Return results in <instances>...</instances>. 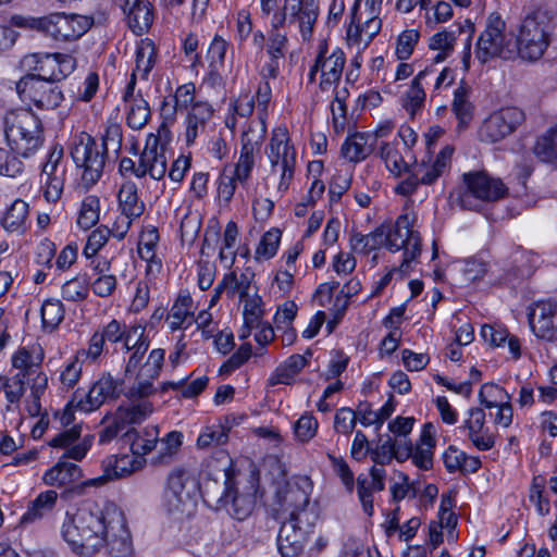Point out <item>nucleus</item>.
I'll return each mask as SVG.
<instances>
[{
  "label": "nucleus",
  "instance_id": "obj_1",
  "mask_svg": "<svg viewBox=\"0 0 557 557\" xmlns=\"http://www.w3.org/2000/svg\"><path fill=\"white\" fill-rule=\"evenodd\" d=\"M60 534L79 556H94L103 548L113 557H129L133 553L124 512L114 503L84 505L75 511H66Z\"/></svg>",
  "mask_w": 557,
  "mask_h": 557
},
{
  "label": "nucleus",
  "instance_id": "obj_2",
  "mask_svg": "<svg viewBox=\"0 0 557 557\" xmlns=\"http://www.w3.org/2000/svg\"><path fill=\"white\" fill-rule=\"evenodd\" d=\"M309 492L298 485H288L282 498V507L289 519L280 528L277 549L282 557H298L313 533L317 517L308 510Z\"/></svg>",
  "mask_w": 557,
  "mask_h": 557
},
{
  "label": "nucleus",
  "instance_id": "obj_3",
  "mask_svg": "<svg viewBox=\"0 0 557 557\" xmlns=\"http://www.w3.org/2000/svg\"><path fill=\"white\" fill-rule=\"evenodd\" d=\"M4 136L10 149L22 158H30L44 145L40 120L29 110L10 112L5 116Z\"/></svg>",
  "mask_w": 557,
  "mask_h": 557
},
{
  "label": "nucleus",
  "instance_id": "obj_4",
  "mask_svg": "<svg viewBox=\"0 0 557 557\" xmlns=\"http://www.w3.org/2000/svg\"><path fill=\"white\" fill-rule=\"evenodd\" d=\"M199 495V481L186 468H174L166 476L162 507L170 515L190 517L194 515Z\"/></svg>",
  "mask_w": 557,
  "mask_h": 557
},
{
  "label": "nucleus",
  "instance_id": "obj_5",
  "mask_svg": "<svg viewBox=\"0 0 557 557\" xmlns=\"http://www.w3.org/2000/svg\"><path fill=\"white\" fill-rule=\"evenodd\" d=\"M70 154L76 166L79 184L85 189L95 186L103 174L107 159L104 148L92 136L82 132L73 137Z\"/></svg>",
  "mask_w": 557,
  "mask_h": 557
},
{
  "label": "nucleus",
  "instance_id": "obj_6",
  "mask_svg": "<svg viewBox=\"0 0 557 557\" xmlns=\"http://www.w3.org/2000/svg\"><path fill=\"white\" fill-rule=\"evenodd\" d=\"M44 352L40 347H21L11 357L12 367L16 376L26 381L30 388L33 400L28 405V412L38 416L41 410L40 397L48 387V377L42 371Z\"/></svg>",
  "mask_w": 557,
  "mask_h": 557
},
{
  "label": "nucleus",
  "instance_id": "obj_7",
  "mask_svg": "<svg viewBox=\"0 0 557 557\" xmlns=\"http://www.w3.org/2000/svg\"><path fill=\"white\" fill-rule=\"evenodd\" d=\"M516 57L523 61L540 60L550 44V28L541 12H533L522 18L516 29Z\"/></svg>",
  "mask_w": 557,
  "mask_h": 557
},
{
  "label": "nucleus",
  "instance_id": "obj_8",
  "mask_svg": "<svg viewBox=\"0 0 557 557\" xmlns=\"http://www.w3.org/2000/svg\"><path fill=\"white\" fill-rule=\"evenodd\" d=\"M174 108L176 112L185 113L184 138L187 146L195 144L213 115V107L205 100H196V86L193 83L181 85L175 90Z\"/></svg>",
  "mask_w": 557,
  "mask_h": 557
},
{
  "label": "nucleus",
  "instance_id": "obj_9",
  "mask_svg": "<svg viewBox=\"0 0 557 557\" xmlns=\"http://www.w3.org/2000/svg\"><path fill=\"white\" fill-rule=\"evenodd\" d=\"M516 52L505 20L496 12L488 14L476 41L475 57L481 63H486L494 58L513 59Z\"/></svg>",
  "mask_w": 557,
  "mask_h": 557
},
{
  "label": "nucleus",
  "instance_id": "obj_10",
  "mask_svg": "<svg viewBox=\"0 0 557 557\" xmlns=\"http://www.w3.org/2000/svg\"><path fill=\"white\" fill-rule=\"evenodd\" d=\"M465 189L458 201L469 210H478L482 202L497 201L507 195V187L500 178L491 176L485 171H471L462 175Z\"/></svg>",
  "mask_w": 557,
  "mask_h": 557
},
{
  "label": "nucleus",
  "instance_id": "obj_11",
  "mask_svg": "<svg viewBox=\"0 0 557 557\" xmlns=\"http://www.w3.org/2000/svg\"><path fill=\"white\" fill-rule=\"evenodd\" d=\"M412 219L409 214H401L393 225H382L385 235V247L391 251L404 249V259L398 269L403 274H407L411 262L414 261L421 252V239L419 233L412 228Z\"/></svg>",
  "mask_w": 557,
  "mask_h": 557
},
{
  "label": "nucleus",
  "instance_id": "obj_12",
  "mask_svg": "<svg viewBox=\"0 0 557 557\" xmlns=\"http://www.w3.org/2000/svg\"><path fill=\"white\" fill-rule=\"evenodd\" d=\"M170 129L166 123H162L157 134L147 136L145 148L138 158L137 173L139 178L149 176L154 181L164 178L168 171V158L165 146L170 141Z\"/></svg>",
  "mask_w": 557,
  "mask_h": 557
},
{
  "label": "nucleus",
  "instance_id": "obj_13",
  "mask_svg": "<svg viewBox=\"0 0 557 557\" xmlns=\"http://www.w3.org/2000/svg\"><path fill=\"white\" fill-rule=\"evenodd\" d=\"M152 412L153 405L148 399L120 405L111 417L103 419L106 426L99 434L100 443L111 442L128 425L144 422Z\"/></svg>",
  "mask_w": 557,
  "mask_h": 557
},
{
  "label": "nucleus",
  "instance_id": "obj_14",
  "mask_svg": "<svg viewBox=\"0 0 557 557\" xmlns=\"http://www.w3.org/2000/svg\"><path fill=\"white\" fill-rule=\"evenodd\" d=\"M345 63L346 57L341 48L330 49L325 42H322L314 63L309 70V81L314 82L315 75L320 73V89L333 91L342 79Z\"/></svg>",
  "mask_w": 557,
  "mask_h": 557
},
{
  "label": "nucleus",
  "instance_id": "obj_15",
  "mask_svg": "<svg viewBox=\"0 0 557 557\" xmlns=\"http://www.w3.org/2000/svg\"><path fill=\"white\" fill-rule=\"evenodd\" d=\"M523 120V112L516 107L495 110L481 122L478 137L485 144L499 143L512 134Z\"/></svg>",
  "mask_w": 557,
  "mask_h": 557
},
{
  "label": "nucleus",
  "instance_id": "obj_16",
  "mask_svg": "<svg viewBox=\"0 0 557 557\" xmlns=\"http://www.w3.org/2000/svg\"><path fill=\"white\" fill-rule=\"evenodd\" d=\"M360 2L361 0H355L351 8V22L346 29L347 45L356 48L358 52L363 51L382 28V11L372 13L371 9H366L364 16L363 13L358 16Z\"/></svg>",
  "mask_w": 557,
  "mask_h": 557
},
{
  "label": "nucleus",
  "instance_id": "obj_17",
  "mask_svg": "<svg viewBox=\"0 0 557 557\" xmlns=\"http://www.w3.org/2000/svg\"><path fill=\"white\" fill-rule=\"evenodd\" d=\"M22 100L33 102L39 109H54L63 100L60 87L34 74L23 77L16 85Z\"/></svg>",
  "mask_w": 557,
  "mask_h": 557
},
{
  "label": "nucleus",
  "instance_id": "obj_18",
  "mask_svg": "<svg viewBox=\"0 0 557 557\" xmlns=\"http://www.w3.org/2000/svg\"><path fill=\"white\" fill-rule=\"evenodd\" d=\"M25 66L37 72V77L49 82L65 78L76 67V60L66 53H33L24 58Z\"/></svg>",
  "mask_w": 557,
  "mask_h": 557
},
{
  "label": "nucleus",
  "instance_id": "obj_19",
  "mask_svg": "<svg viewBox=\"0 0 557 557\" xmlns=\"http://www.w3.org/2000/svg\"><path fill=\"white\" fill-rule=\"evenodd\" d=\"M122 392V382L111 374H102L88 389L83 393L77 389L74 393V404L84 413L99 409L107 400L115 399Z\"/></svg>",
  "mask_w": 557,
  "mask_h": 557
},
{
  "label": "nucleus",
  "instance_id": "obj_20",
  "mask_svg": "<svg viewBox=\"0 0 557 557\" xmlns=\"http://www.w3.org/2000/svg\"><path fill=\"white\" fill-rule=\"evenodd\" d=\"M267 133V126L263 115L259 120L251 122L243 132L240 138V151L237 162L232 165L242 177H250L256 163V157L260 150L261 143Z\"/></svg>",
  "mask_w": 557,
  "mask_h": 557
},
{
  "label": "nucleus",
  "instance_id": "obj_21",
  "mask_svg": "<svg viewBox=\"0 0 557 557\" xmlns=\"http://www.w3.org/2000/svg\"><path fill=\"white\" fill-rule=\"evenodd\" d=\"M145 458L131 454L111 455L102 460V474L84 481L83 487H100L109 481L122 479L144 468Z\"/></svg>",
  "mask_w": 557,
  "mask_h": 557
},
{
  "label": "nucleus",
  "instance_id": "obj_22",
  "mask_svg": "<svg viewBox=\"0 0 557 557\" xmlns=\"http://www.w3.org/2000/svg\"><path fill=\"white\" fill-rule=\"evenodd\" d=\"M92 22L87 15L53 13L47 15L45 33L57 40H75L91 27Z\"/></svg>",
  "mask_w": 557,
  "mask_h": 557
},
{
  "label": "nucleus",
  "instance_id": "obj_23",
  "mask_svg": "<svg viewBox=\"0 0 557 557\" xmlns=\"http://www.w3.org/2000/svg\"><path fill=\"white\" fill-rule=\"evenodd\" d=\"M264 153L270 166L296 169L297 151L285 126L272 131Z\"/></svg>",
  "mask_w": 557,
  "mask_h": 557
},
{
  "label": "nucleus",
  "instance_id": "obj_24",
  "mask_svg": "<svg viewBox=\"0 0 557 557\" xmlns=\"http://www.w3.org/2000/svg\"><path fill=\"white\" fill-rule=\"evenodd\" d=\"M529 322L532 332L539 338L557 339V302L554 300L536 301L531 308Z\"/></svg>",
  "mask_w": 557,
  "mask_h": 557
},
{
  "label": "nucleus",
  "instance_id": "obj_25",
  "mask_svg": "<svg viewBox=\"0 0 557 557\" xmlns=\"http://www.w3.org/2000/svg\"><path fill=\"white\" fill-rule=\"evenodd\" d=\"M284 11L297 21L302 38H309L319 15V0H285Z\"/></svg>",
  "mask_w": 557,
  "mask_h": 557
},
{
  "label": "nucleus",
  "instance_id": "obj_26",
  "mask_svg": "<svg viewBox=\"0 0 557 557\" xmlns=\"http://www.w3.org/2000/svg\"><path fill=\"white\" fill-rule=\"evenodd\" d=\"M454 151L455 149L447 145L436 156L413 165L423 185L433 184L438 177L449 171Z\"/></svg>",
  "mask_w": 557,
  "mask_h": 557
},
{
  "label": "nucleus",
  "instance_id": "obj_27",
  "mask_svg": "<svg viewBox=\"0 0 557 557\" xmlns=\"http://www.w3.org/2000/svg\"><path fill=\"white\" fill-rule=\"evenodd\" d=\"M224 490L215 498V508L225 509L233 518L237 520L246 519L252 509V499L250 496L239 495L237 491L228 483V476L225 473Z\"/></svg>",
  "mask_w": 557,
  "mask_h": 557
},
{
  "label": "nucleus",
  "instance_id": "obj_28",
  "mask_svg": "<svg viewBox=\"0 0 557 557\" xmlns=\"http://www.w3.org/2000/svg\"><path fill=\"white\" fill-rule=\"evenodd\" d=\"M134 83L131 81L124 95L125 120L132 129L144 128L151 119V111L148 101L141 95H134Z\"/></svg>",
  "mask_w": 557,
  "mask_h": 557
},
{
  "label": "nucleus",
  "instance_id": "obj_29",
  "mask_svg": "<svg viewBox=\"0 0 557 557\" xmlns=\"http://www.w3.org/2000/svg\"><path fill=\"white\" fill-rule=\"evenodd\" d=\"M59 494L54 490L40 492L27 505L26 511L21 516L18 525L26 528L34 524L50 515L57 507Z\"/></svg>",
  "mask_w": 557,
  "mask_h": 557
},
{
  "label": "nucleus",
  "instance_id": "obj_30",
  "mask_svg": "<svg viewBox=\"0 0 557 557\" xmlns=\"http://www.w3.org/2000/svg\"><path fill=\"white\" fill-rule=\"evenodd\" d=\"M195 321V306L191 296L186 293H180L170 308L165 323L171 332L187 330Z\"/></svg>",
  "mask_w": 557,
  "mask_h": 557
},
{
  "label": "nucleus",
  "instance_id": "obj_31",
  "mask_svg": "<svg viewBox=\"0 0 557 557\" xmlns=\"http://www.w3.org/2000/svg\"><path fill=\"white\" fill-rule=\"evenodd\" d=\"M434 71L425 67L420 71L410 82L408 88L400 96L401 108L413 117L420 112L425 102V91L423 89V82H428V77L433 75Z\"/></svg>",
  "mask_w": 557,
  "mask_h": 557
},
{
  "label": "nucleus",
  "instance_id": "obj_32",
  "mask_svg": "<svg viewBox=\"0 0 557 557\" xmlns=\"http://www.w3.org/2000/svg\"><path fill=\"white\" fill-rule=\"evenodd\" d=\"M484 424V411L480 408L470 409L468 418L463 422V428L468 431L469 440L480 450H488L495 443L494 436Z\"/></svg>",
  "mask_w": 557,
  "mask_h": 557
},
{
  "label": "nucleus",
  "instance_id": "obj_33",
  "mask_svg": "<svg viewBox=\"0 0 557 557\" xmlns=\"http://www.w3.org/2000/svg\"><path fill=\"white\" fill-rule=\"evenodd\" d=\"M82 478V469L74 462L60 458L55 465L47 469L41 481L47 486L66 487Z\"/></svg>",
  "mask_w": 557,
  "mask_h": 557
},
{
  "label": "nucleus",
  "instance_id": "obj_34",
  "mask_svg": "<svg viewBox=\"0 0 557 557\" xmlns=\"http://www.w3.org/2000/svg\"><path fill=\"white\" fill-rule=\"evenodd\" d=\"M480 335L485 343L493 347H508L513 359H518L521 356L519 339L516 336H511L505 327L483 325Z\"/></svg>",
  "mask_w": 557,
  "mask_h": 557
},
{
  "label": "nucleus",
  "instance_id": "obj_35",
  "mask_svg": "<svg viewBox=\"0 0 557 557\" xmlns=\"http://www.w3.org/2000/svg\"><path fill=\"white\" fill-rule=\"evenodd\" d=\"M374 138L370 134L356 133L342 145L341 152L349 162H360L373 151Z\"/></svg>",
  "mask_w": 557,
  "mask_h": 557
},
{
  "label": "nucleus",
  "instance_id": "obj_36",
  "mask_svg": "<svg viewBox=\"0 0 557 557\" xmlns=\"http://www.w3.org/2000/svg\"><path fill=\"white\" fill-rule=\"evenodd\" d=\"M308 359L306 355H292L282 362L274 372L269 376L268 383L271 386L277 384L289 385L294 383L296 376L307 366Z\"/></svg>",
  "mask_w": 557,
  "mask_h": 557
},
{
  "label": "nucleus",
  "instance_id": "obj_37",
  "mask_svg": "<svg viewBox=\"0 0 557 557\" xmlns=\"http://www.w3.org/2000/svg\"><path fill=\"white\" fill-rule=\"evenodd\" d=\"M131 443V450L134 457L145 458L152 451L159 438V429L156 425L146 426L141 430H135L126 433Z\"/></svg>",
  "mask_w": 557,
  "mask_h": 557
},
{
  "label": "nucleus",
  "instance_id": "obj_38",
  "mask_svg": "<svg viewBox=\"0 0 557 557\" xmlns=\"http://www.w3.org/2000/svg\"><path fill=\"white\" fill-rule=\"evenodd\" d=\"M156 46L149 38L140 39L137 42L135 50V70L132 73V79L135 84V79L140 77L146 79L151 69L156 63Z\"/></svg>",
  "mask_w": 557,
  "mask_h": 557
},
{
  "label": "nucleus",
  "instance_id": "obj_39",
  "mask_svg": "<svg viewBox=\"0 0 557 557\" xmlns=\"http://www.w3.org/2000/svg\"><path fill=\"white\" fill-rule=\"evenodd\" d=\"M119 208L123 213L137 218L144 213L145 203L138 197V189L134 182L125 181L117 193Z\"/></svg>",
  "mask_w": 557,
  "mask_h": 557
},
{
  "label": "nucleus",
  "instance_id": "obj_40",
  "mask_svg": "<svg viewBox=\"0 0 557 557\" xmlns=\"http://www.w3.org/2000/svg\"><path fill=\"white\" fill-rule=\"evenodd\" d=\"M249 178L239 176V172L232 165H225L216 181L219 201L228 205L234 197L237 184L244 185Z\"/></svg>",
  "mask_w": 557,
  "mask_h": 557
},
{
  "label": "nucleus",
  "instance_id": "obj_41",
  "mask_svg": "<svg viewBox=\"0 0 557 557\" xmlns=\"http://www.w3.org/2000/svg\"><path fill=\"white\" fill-rule=\"evenodd\" d=\"M159 243V234L156 227H146L139 237L138 253L141 259L148 262L147 271H159L161 262L156 259V249Z\"/></svg>",
  "mask_w": 557,
  "mask_h": 557
},
{
  "label": "nucleus",
  "instance_id": "obj_42",
  "mask_svg": "<svg viewBox=\"0 0 557 557\" xmlns=\"http://www.w3.org/2000/svg\"><path fill=\"white\" fill-rule=\"evenodd\" d=\"M451 110L458 121V128H467L473 119L474 106L470 101V92L466 86L460 85L454 91Z\"/></svg>",
  "mask_w": 557,
  "mask_h": 557
},
{
  "label": "nucleus",
  "instance_id": "obj_43",
  "mask_svg": "<svg viewBox=\"0 0 557 557\" xmlns=\"http://www.w3.org/2000/svg\"><path fill=\"white\" fill-rule=\"evenodd\" d=\"M255 272L250 268H246L240 274L234 272L225 274L221 281V286H226V292L233 296L238 295L239 298L249 296L252 293V284Z\"/></svg>",
  "mask_w": 557,
  "mask_h": 557
},
{
  "label": "nucleus",
  "instance_id": "obj_44",
  "mask_svg": "<svg viewBox=\"0 0 557 557\" xmlns=\"http://www.w3.org/2000/svg\"><path fill=\"white\" fill-rule=\"evenodd\" d=\"M132 30L140 35L148 30L153 21V13L149 1L145 0L124 10Z\"/></svg>",
  "mask_w": 557,
  "mask_h": 557
},
{
  "label": "nucleus",
  "instance_id": "obj_45",
  "mask_svg": "<svg viewBox=\"0 0 557 557\" xmlns=\"http://www.w3.org/2000/svg\"><path fill=\"white\" fill-rule=\"evenodd\" d=\"M28 220V205L21 199L14 200L2 218L3 227L11 233H22Z\"/></svg>",
  "mask_w": 557,
  "mask_h": 557
},
{
  "label": "nucleus",
  "instance_id": "obj_46",
  "mask_svg": "<svg viewBox=\"0 0 557 557\" xmlns=\"http://www.w3.org/2000/svg\"><path fill=\"white\" fill-rule=\"evenodd\" d=\"M395 411L392 399H388L380 409H372L369 403L358 406V420L363 426H381Z\"/></svg>",
  "mask_w": 557,
  "mask_h": 557
},
{
  "label": "nucleus",
  "instance_id": "obj_47",
  "mask_svg": "<svg viewBox=\"0 0 557 557\" xmlns=\"http://www.w3.org/2000/svg\"><path fill=\"white\" fill-rule=\"evenodd\" d=\"M456 40V33L448 29H442L430 37V49L437 51L434 57L436 63L445 61L453 53Z\"/></svg>",
  "mask_w": 557,
  "mask_h": 557
},
{
  "label": "nucleus",
  "instance_id": "obj_48",
  "mask_svg": "<svg viewBox=\"0 0 557 557\" xmlns=\"http://www.w3.org/2000/svg\"><path fill=\"white\" fill-rule=\"evenodd\" d=\"M296 169L282 168V166H270L269 175L267 177V184H272V195L275 197H282L290 187Z\"/></svg>",
  "mask_w": 557,
  "mask_h": 557
},
{
  "label": "nucleus",
  "instance_id": "obj_49",
  "mask_svg": "<svg viewBox=\"0 0 557 557\" xmlns=\"http://www.w3.org/2000/svg\"><path fill=\"white\" fill-rule=\"evenodd\" d=\"M42 327L46 331H53L64 319V307L61 300L55 298L46 299L40 308Z\"/></svg>",
  "mask_w": 557,
  "mask_h": 557
},
{
  "label": "nucleus",
  "instance_id": "obj_50",
  "mask_svg": "<svg viewBox=\"0 0 557 557\" xmlns=\"http://www.w3.org/2000/svg\"><path fill=\"white\" fill-rule=\"evenodd\" d=\"M385 235L382 227H377L374 232L362 235L355 234L350 238V246L352 250L360 253H369L372 250L385 247Z\"/></svg>",
  "mask_w": 557,
  "mask_h": 557
},
{
  "label": "nucleus",
  "instance_id": "obj_51",
  "mask_svg": "<svg viewBox=\"0 0 557 557\" xmlns=\"http://www.w3.org/2000/svg\"><path fill=\"white\" fill-rule=\"evenodd\" d=\"M534 153L544 162H557V126L537 138Z\"/></svg>",
  "mask_w": 557,
  "mask_h": 557
},
{
  "label": "nucleus",
  "instance_id": "obj_52",
  "mask_svg": "<svg viewBox=\"0 0 557 557\" xmlns=\"http://www.w3.org/2000/svg\"><path fill=\"white\" fill-rule=\"evenodd\" d=\"M100 215V201L96 196H87L81 205L77 225L83 230H89L97 224Z\"/></svg>",
  "mask_w": 557,
  "mask_h": 557
},
{
  "label": "nucleus",
  "instance_id": "obj_53",
  "mask_svg": "<svg viewBox=\"0 0 557 557\" xmlns=\"http://www.w3.org/2000/svg\"><path fill=\"white\" fill-rule=\"evenodd\" d=\"M281 237L282 233L278 228H271L264 233L256 248V259L259 261L272 259L277 252Z\"/></svg>",
  "mask_w": 557,
  "mask_h": 557
},
{
  "label": "nucleus",
  "instance_id": "obj_54",
  "mask_svg": "<svg viewBox=\"0 0 557 557\" xmlns=\"http://www.w3.org/2000/svg\"><path fill=\"white\" fill-rule=\"evenodd\" d=\"M380 156L384 161L386 169L395 176H399L407 170V163L398 151L396 145L392 143H382Z\"/></svg>",
  "mask_w": 557,
  "mask_h": 557
},
{
  "label": "nucleus",
  "instance_id": "obj_55",
  "mask_svg": "<svg viewBox=\"0 0 557 557\" xmlns=\"http://www.w3.org/2000/svg\"><path fill=\"white\" fill-rule=\"evenodd\" d=\"M389 491L393 500L400 502L406 497H416L418 494V486L416 482H410L409 476L403 471H394Z\"/></svg>",
  "mask_w": 557,
  "mask_h": 557
},
{
  "label": "nucleus",
  "instance_id": "obj_56",
  "mask_svg": "<svg viewBox=\"0 0 557 557\" xmlns=\"http://www.w3.org/2000/svg\"><path fill=\"white\" fill-rule=\"evenodd\" d=\"M529 500L535 507L539 516L545 517L550 512V504L545 492V481L535 476L529 492Z\"/></svg>",
  "mask_w": 557,
  "mask_h": 557
},
{
  "label": "nucleus",
  "instance_id": "obj_57",
  "mask_svg": "<svg viewBox=\"0 0 557 557\" xmlns=\"http://www.w3.org/2000/svg\"><path fill=\"white\" fill-rule=\"evenodd\" d=\"M319 429V422L311 413H304L293 425L295 440L298 443L307 444L315 435Z\"/></svg>",
  "mask_w": 557,
  "mask_h": 557
},
{
  "label": "nucleus",
  "instance_id": "obj_58",
  "mask_svg": "<svg viewBox=\"0 0 557 557\" xmlns=\"http://www.w3.org/2000/svg\"><path fill=\"white\" fill-rule=\"evenodd\" d=\"M244 302L243 317L248 325H259L264 314L263 300L255 290L251 295L240 298Z\"/></svg>",
  "mask_w": 557,
  "mask_h": 557
},
{
  "label": "nucleus",
  "instance_id": "obj_59",
  "mask_svg": "<svg viewBox=\"0 0 557 557\" xmlns=\"http://www.w3.org/2000/svg\"><path fill=\"white\" fill-rule=\"evenodd\" d=\"M479 398L486 408H495L510 401V395L499 385L486 383L481 386Z\"/></svg>",
  "mask_w": 557,
  "mask_h": 557
},
{
  "label": "nucleus",
  "instance_id": "obj_60",
  "mask_svg": "<svg viewBox=\"0 0 557 557\" xmlns=\"http://www.w3.org/2000/svg\"><path fill=\"white\" fill-rule=\"evenodd\" d=\"M83 371L82 357L77 354L72 356L60 371V382L66 388H73L81 380Z\"/></svg>",
  "mask_w": 557,
  "mask_h": 557
},
{
  "label": "nucleus",
  "instance_id": "obj_61",
  "mask_svg": "<svg viewBox=\"0 0 557 557\" xmlns=\"http://www.w3.org/2000/svg\"><path fill=\"white\" fill-rule=\"evenodd\" d=\"M228 47V41L220 35L213 37L207 50V58L212 71L219 72L224 66Z\"/></svg>",
  "mask_w": 557,
  "mask_h": 557
},
{
  "label": "nucleus",
  "instance_id": "obj_62",
  "mask_svg": "<svg viewBox=\"0 0 557 557\" xmlns=\"http://www.w3.org/2000/svg\"><path fill=\"white\" fill-rule=\"evenodd\" d=\"M420 38L417 29H406L401 32L396 40L395 54L399 61L409 59Z\"/></svg>",
  "mask_w": 557,
  "mask_h": 557
},
{
  "label": "nucleus",
  "instance_id": "obj_63",
  "mask_svg": "<svg viewBox=\"0 0 557 557\" xmlns=\"http://www.w3.org/2000/svg\"><path fill=\"white\" fill-rule=\"evenodd\" d=\"M26 381L16 375L12 377L0 375V394H3L9 404L17 403L25 393Z\"/></svg>",
  "mask_w": 557,
  "mask_h": 557
},
{
  "label": "nucleus",
  "instance_id": "obj_64",
  "mask_svg": "<svg viewBox=\"0 0 557 557\" xmlns=\"http://www.w3.org/2000/svg\"><path fill=\"white\" fill-rule=\"evenodd\" d=\"M454 15L451 4L447 0L435 2L424 14V22L428 26L434 27L448 22Z\"/></svg>",
  "mask_w": 557,
  "mask_h": 557
}]
</instances>
